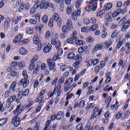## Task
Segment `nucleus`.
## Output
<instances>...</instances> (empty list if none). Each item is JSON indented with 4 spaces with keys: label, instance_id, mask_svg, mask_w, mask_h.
Returning a JSON list of instances; mask_svg holds the SVG:
<instances>
[{
    "label": "nucleus",
    "instance_id": "49530a36",
    "mask_svg": "<svg viewBox=\"0 0 130 130\" xmlns=\"http://www.w3.org/2000/svg\"><path fill=\"white\" fill-rule=\"evenodd\" d=\"M50 37H51V33L50 32V31L48 30L46 32L45 38L46 39H49Z\"/></svg>",
    "mask_w": 130,
    "mask_h": 130
},
{
    "label": "nucleus",
    "instance_id": "ea45409f",
    "mask_svg": "<svg viewBox=\"0 0 130 130\" xmlns=\"http://www.w3.org/2000/svg\"><path fill=\"white\" fill-rule=\"evenodd\" d=\"M76 128L77 130H84V125L81 123L77 125Z\"/></svg>",
    "mask_w": 130,
    "mask_h": 130
},
{
    "label": "nucleus",
    "instance_id": "8fccbe9b",
    "mask_svg": "<svg viewBox=\"0 0 130 130\" xmlns=\"http://www.w3.org/2000/svg\"><path fill=\"white\" fill-rule=\"evenodd\" d=\"M75 54L73 53H70L68 54V56L67 57V58L68 59H73L74 60V57H75Z\"/></svg>",
    "mask_w": 130,
    "mask_h": 130
},
{
    "label": "nucleus",
    "instance_id": "72a5a7b5",
    "mask_svg": "<svg viewBox=\"0 0 130 130\" xmlns=\"http://www.w3.org/2000/svg\"><path fill=\"white\" fill-rule=\"evenodd\" d=\"M16 98H17V96L16 95H13L12 97L9 98L7 100V101L10 103H12V102H14V101L16 100Z\"/></svg>",
    "mask_w": 130,
    "mask_h": 130
},
{
    "label": "nucleus",
    "instance_id": "39448f33",
    "mask_svg": "<svg viewBox=\"0 0 130 130\" xmlns=\"http://www.w3.org/2000/svg\"><path fill=\"white\" fill-rule=\"evenodd\" d=\"M47 61L50 71H52L53 73H55L56 71V69H55V62H54L52 59H48Z\"/></svg>",
    "mask_w": 130,
    "mask_h": 130
},
{
    "label": "nucleus",
    "instance_id": "b1692460",
    "mask_svg": "<svg viewBox=\"0 0 130 130\" xmlns=\"http://www.w3.org/2000/svg\"><path fill=\"white\" fill-rule=\"evenodd\" d=\"M56 115L57 117H60L59 118L58 117V120H60L61 119H62L63 117H64V115H63V112L62 111H59Z\"/></svg>",
    "mask_w": 130,
    "mask_h": 130
},
{
    "label": "nucleus",
    "instance_id": "dca6fc26",
    "mask_svg": "<svg viewBox=\"0 0 130 130\" xmlns=\"http://www.w3.org/2000/svg\"><path fill=\"white\" fill-rule=\"evenodd\" d=\"M99 62V60L98 59H95L93 60H89L88 61V64L89 66V67H91L92 64L93 66H96L98 63Z\"/></svg>",
    "mask_w": 130,
    "mask_h": 130
},
{
    "label": "nucleus",
    "instance_id": "7c9ffc66",
    "mask_svg": "<svg viewBox=\"0 0 130 130\" xmlns=\"http://www.w3.org/2000/svg\"><path fill=\"white\" fill-rule=\"evenodd\" d=\"M96 29H98V24H95L90 26L89 28L90 31H95Z\"/></svg>",
    "mask_w": 130,
    "mask_h": 130
},
{
    "label": "nucleus",
    "instance_id": "393cba45",
    "mask_svg": "<svg viewBox=\"0 0 130 130\" xmlns=\"http://www.w3.org/2000/svg\"><path fill=\"white\" fill-rule=\"evenodd\" d=\"M112 8V4L111 3H109L105 6L104 11H109V10Z\"/></svg>",
    "mask_w": 130,
    "mask_h": 130
},
{
    "label": "nucleus",
    "instance_id": "f03ea898",
    "mask_svg": "<svg viewBox=\"0 0 130 130\" xmlns=\"http://www.w3.org/2000/svg\"><path fill=\"white\" fill-rule=\"evenodd\" d=\"M125 21H126V18L124 17L122 18L118 23L119 26H122L123 25L121 28V31L123 32L125 31V30H126V29L130 26V20H127V21L124 23Z\"/></svg>",
    "mask_w": 130,
    "mask_h": 130
},
{
    "label": "nucleus",
    "instance_id": "ddd939ff",
    "mask_svg": "<svg viewBox=\"0 0 130 130\" xmlns=\"http://www.w3.org/2000/svg\"><path fill=\"white\" fill-rule=\"evenodd\" d=\"M39 5H38L37 4H35L34 6L30 9L29 13L31 15H33L36 13V10H38L39 9Z\"/></svg>",
    "mask_w": 130,
    "mask_h": 130
},
{
    "label": "nucleus",
    "instance_id": "cd10ccee",
    "mask_svg": "<svg viewBox=\"0 0 130 130\" xmlns=\"http://www.w3.org/2000/svg\"><path fill=\"white\" fill-rule=\"evenodd\" d=\"M67 42L68 44H74L75 43V39L71 37L67 40Z\"/></svg>",
    "mask_w": 130,
    "mask_h": 130
},
{
    "label": "nucleus",
    "instance_id": "052dcab7",
    "mask_svg": "<svg viewBox=\"0 0 130 130\" xmlns=\"http://www.w3.org/2000/svg\"><path fill=\"white\" fill-rule=\"evenodd\" d=\"M118 34V31H117V30H115L112 34V36H111L112 38H115V37H116V36H117Z\"/></svg>",
    "mask_w": 130,
    "mask_h": 130
},
{
    "label": "nucleus",
    "instance_id": "774afa93",
    "mask_svg": "<svg viewBox=\"0 0 130 130\" xmlns=\"http://www.w3.org/2000/svg\"><path fill=\"white\" fill-rule=\"evenodd\" d=\"M124 7H129L130 6V0L126 1L123 4Z\"/></svg>",
    "mask_w": 130,
    "mask_h": 130
},
{
    "label": "nucleus",
    "instance_id": "bf43d9fd",
    "mask_svg": "<svg viewBox=\"0 0 130 130\" xmlns=\"http://www.w3.org/2000/svg\"><path fill=\"white\" fill-rule=\"evenodd\" d=\"M29 22L30 24H31L32 25H36V24H37V21L35 20L32 18L30 19Z\"/></svg>",
    "mask_w": 130,
    "mask_h": 130
},
{
    "label": "nucleus",
    "instance_id": "a19ab883",
    "mask_svg": "<svg viewBox=\"0 0 130 130\" xmlns=\"http://www.w3.org/2000/svg\"><path fill=\"white\" fill-rule=\"evenodd\" d=\"M57 54L59 56H60V55H62V52H63V51H62V49L61 48H59L57 49Z\"/></svg>",
    "mask_w": 130,
    "mask_h": 130
},
{
    "label": "nucleus",
    "instance_id": "f8f14e48",
    "mask_svg": "<svg viewBox=\"0 0 130 130\" xmlns=\"http://www.w3.org/2000/svg\"><path fill=\"white\" fill-rule=\"evenodd\" d=\"M23 40V36L22 35H18L13 40V43H22Z\"/></svg>",
    "mask_w": 130,
    "mask_h": 130
},
{
    "label": "nucleus",
    "instance_id": "c85d7f7f",
    "mask_svg": "<svg viewBox=\"0 0 130 130\" xmlns=\"http://www.w3.org/2000/svg\"><path fill=\"white\" fill-rule=\"evenodd\" d=\"M8 120L6 118H3L0 119V126H3V125H5L6 123H7Z\"/></svg>",
    "mask_w": 130,
    "mask_h": 130
},
{
    "label": "nucleus",
    "instance_id": "bb28decb",
    "mask_svg": "<svg viewBox=\"0 0 130 130\" xmlns=\"http://www.w3.org/2000/svg\"><path fill=\"white\" fill-rule=\"evenodd\" d=\"M10 76H11V77H13V78H18V77H19V73H17V72L16 71H12L10 73Z\"/></svg>",
    "mask_w": 130,
    "mask_h": 130
},
{
    "label": "nucleus",
    "instance_id": "4be33fe9",
    "mask_svg": "<svg viewBox=\"0 0 130 130\" xmlns=\"http://www.w3.org/2000/svg\"><path fill=\"white\" fill-rule=\"evenodd\" d=\"M33 41L35 44H39V43H40V42H39V38L38 37V35H35L33 39Z\"/></svg>",
    "mask_w": 130,
    "mask_h": 130
},
{
    "label": "nucleus",
    "instance_id": "c9c22d12",
    "mask_svg": "<svg viewBox=\"0 0 130 130\" xmlns=\"http://www.w3.org/2000/svg\"><path fill=\"white\" fill-rule=\"evenodd\" d=\"M34 69H35V63L31 62L28 67V70L32 72Z\"/></svg>",
    "mask_w": 130,
    "mask_h": 130
},
{
    "label": "nucleus",
    "instance_id": "5701e85b",
    "mask_svg": "<svg viewBox=\"0 0 130 130\" xmlns=\"http://www.w3.org/2000/svg\"><path fill=\"white\" fill-rule=\"evenodd\" d=\"M73 8H74L73 5H69L67 6V13L68 14V15H70V14L72 13V11H73Z\"/></svg>",
    "mask_w": 130,
    "mask_h": 130
},
{
    "label": "nucleus",
    "instance_id": "c03bdc74",
    "mask_svg": "<svg viewBox=\"0 0 130 130\" xmlns=\"http://www.w3.org/2000/svg\"><path fill=\"white\" fill-rule=\"evenodd\" d=\"M118 10V12L119 13V14H122V15L125 14V13H126V9H117Z\"/></svg>",
    "mask_w": 130,
    "mask_h": 130
},
{
    "label": "nucleus",
    "instance_id": "4c0bfd02",
    "mask_svg": "<svg viewBox=\"0 0 130 130\" xmlns=\"http://www.w3.org/2000/svg\"><path fill=\"white\" fill-rule=\"evenodd\" d=\"M60 69L62 72H64V71H67L69 69V66L63 64L60 67Z\"/></svg>",
    "mask_w": 130,
    "mask_h": 130
},
{
    "label": "nucleus",
    "instance_id": "338daca9",
    "mask_svg": "<svg viewBox=\"0 0 130 130\" xmlns=\"http://www.w3.org/2000/svg\"><path fill=\"white\" fill-rule=\"evenodd\" d=\"M53 22L54 21H53L52 19H50L48 23L49 27H50V28H52V27H53Z\"/></svg>",
    "mask_w": 130,
    "mask_h": 130
},
{
    "label": "nucleus",
    "instance_id": "c756f323",
    "mask_svg": "<svg viewBox=\"0 0 130 130\" xmlns=\"http://www.w3.org/2000/svg\"><path fill=\"white\" fill-rule=\"evenodd\" d=\"M16 86H17V82L16 81L13 82L10 86V89L12 90L13 92H15V89L16 88Z\"/></svg>",
    "mask_w": 130,
    "mask_h": 130
},
{
    "label": "nucleus",
    "instance_id": "6ab92c4d",
    "mask_svg": "<svg viewBox=\"0 0 130 130\" xmlns=\"http://www.w3.org/2000/svg\"><path fill=\"white\" fill-rule=\"evenodd\" d=\"M74 60H76V61H78L79 62H81L82 60H83V58L81 55H76L74 57Z\"/></svg>",
    "mask_w": 130,
    "mask_h": 130
},
{
    "label": "nucleus",
    "instance_id": "680f3d73",
    "mask_svg": "<svg viewBox=\"0 0 130 130\" xmlns=\"http://www.w3.org/2000/svg\"><path fill=\"white\" fill-rule=\"evenodd\" d=\"M24 9H25V5L24 4H21L19 8V12H23V11H24Z\"/></svg>",
    "mask_w": 130,
    "mask_h": 130
},
{
    "label": "nucleus",
    "instance_id": "864d4df0",
    "mask_svg": "<svg viewBox=\"0 0 130 130\" xmlns=\"http://www.w3.org/2000/svg\"><path fill=\"white\" fill-rule=\"evenodd\" d=\"M99 111V106H97L95 107L92 113L95 115H96V113Z\"/></svg>",
    "mask_w": 130,
    "mask_h": 130
},
{
    "label": "nucleus",
    "instance_id": "f3484780",
    "mask_svg": "<svg viewBox=\"0 0 130 130\" xmlns=\"http://www.w3.org/2000/svg\"><path fill=\"white\" fill-rule=\"evenodd\" d=\"M19 52L21 55H26V54L28 53V51H27L25 48L22 47L19 49Z\"/></svg>",
    "mask_w": 130,
    "mask_h": 130
},
{
    "label": "nucleus",
    "instance_id": "e433bc0d",
    "mask_svg": "<svg viewBox=\"0 0 130 130\" xmlns=\"http://www.w3.org/2000/svg\"><path fill=\"white\" fill-rule=\"evenodd\" d=\"M22 76L23 79H29V76H28V74L27 73V71L23 70L22 72Z\"/></svg>",
    "mask_w": 130,
    "mask_h": 130
},
{
    "label": "nucleus",
    "instance_id": "5fc2aeb1",
    "mask_svg": "<svg viewBox=\"0 0 130 130\" xmlns=\"http://www.w3.org/2000/svg\"><path fill=\"white\" fill-rule=\"evenodd\" d=\"M39 58V57L38 56V55H36L34 57V58L30 60L31 62H35V61L38 60Z\"/></svg>",
    "mask_w": 130,
    "mask_h": 130
},
{
    "label": "nucleus",
    "instance_id": "aec40b11",
    "mask_svg": "<svg viewBox=\"0 0 130 130\" xmlns=\"http://www.w3.org/2000/svg\"><path fill=\"white\" fill-rule=\"evenodd\" d=\"M67 26L74 30V26L73 25V22L71 19H68L67 22Z\"/></svg>",
    "mask_w": 130,
    "mask_h": 130
},
{
    "label": "nucleus",
    "instance_id": "0eeeda50",
    "mask_svg": "<svg viewBox=\"0 0 130 130\" xmlns=\"http://www.w3.org/2000/svg\"><path fill=\"white\" fill-rule=\"evenodd\" d=\"M19 86H23V88H27L29 85V78H23L19 82Z\"/></svg>",
    "mask_w": 130,
    "mask_h": 130
},
{
    "label": "nucleus",
    "instance_id": "423d86ee",
    "mask_svg": "<svg viewBox=\"0 0 130 130\" xmlns=\"http://www.w3.org/2000/svg\"><path fill=\"white\" fill-rule=\"evenodd\" d=\"M39 8L41 10L47 9V8H51L52 9H53V8H54V5L52 4V3H49V2H45V3H42L39 5Z\"/></svg>",
    "mask_w": 130,
    "mask_h": 130
},
{
    "label": "nucleus",
    "instance_id": "e2e57ef3",
    "mask_svg": "<svg viewBox=\"0 0 130 130\" xmlns=\"http://www.w3.org/2000/svg\"><path fill=\"white\" fill-rule=\"evenodd\" d=\"M106 48H108L110 47V46H111V44H112V43L111 42H107L105 43Z\"/></svg>",
    "mask_w": 130,
    "mask_h": 130
},
{
    "label": "nucleus",
    "instance_id": "3c124183",
    "mask_svg": "<svg viewBox=\"0 0 130 130\" xmlns=\"http://www.w3.org/2000/svg\"><path fill=\"white\" fill-rule=\"evenodd\" d=\"M86 42H88V43H92V42H94V38L92 37H89L86 39Z\"/></svg>",
    "mask_w": 130,
    "mask_h": 130
},
{
    "label": "nucleus",
    "instance_id": "6e6552de",
    "mask_svg": "<svg viewBox=\"0 0 130 130\" xmlns=\"http://www.w3.org/2000/svg\"><path fill=\"white\" fill-rule=\"evenodd\" d=\"M29 90L27 89L24 91H20L18 93V98L19 99H22L23 97H26L29 95Z\"/></svg>",
    "mask_w": 130,
    "mask_h": 130
},
{
    "label": "nucleus",
    "instance_id": "de8ad7c7",
    "mask_svg": "<svg viewBox=\"0 0 130 130\" xmlns=\"http://www.w3.org/2000/svg\"><path fill=\"white\" fill-rule=\"evenodd\" d=\"M36 126L34 127V128L32 129V130H39V123H38V122H36ZM27 130H32L31 128H28Z\"/></svg>",
    "mask_w": 130,
    "mask_h": 130
},
{
    "label": "nucleus",
    "instance_id": "a878e982",
    "mask_svg": "<svg viewBox=\"0 0 130 130\" xmlns=\"http://www.w3.org/2000/svg\"><path fill=\"white\" fill-rule=\"evenodd\" d=\"M82 5V0H77L75 4L76 9H81L80 7Z\"/></svg>",
    "mask_w": 130,
    "mask_h": 130
},
{
    "label": "nucleus",
    "instance_id": "69168bd1",
    "mask_svg": "<svg viewBox=\"0 0 130 130\" xmlns=\"http://www.w3.org/2000/svg\"><path fill=\"white\" fill-rule=\"evenodd\" d=\"M55 45H56V49L57 48H60V46L61 45V44H60V41L57 40V43H56V44H55Z\"/></svg>",
    "mask_w": 130,
    "mask_h": 130
},
{
    "label": "nucleus",
    "instance_id": "79ce46f5",
    "mask_svg": "<svg viewBox=\"0 0 130 130\" xmlns=\"http://www.w3.org/2000/svg\"><path fill=\"white\" fill-rule=\"evenodd\" d=\"M42 21L44 24H47V22H48V17L46 15H44L42 17Z\"/></svg>",
    "mask_w": 130,
    "mask_h": 130
},
{
    "label": "nucleus",
    "instance_id": "13d9d810",
    "mask_svg": "<svg viewBox=\"0 0 130 130\" xmlns=\"http://www.w3.org/2000/svg\"><path fill=\"white\" fill-rule=\"evenodd\" d=\"M51 119L52 121L55 120V119L58 120V117L56 114H54L51 116Z\"/></svg>",
    "mask_w": 130,
    "mask_h": 130
},
{
    "label": "nucleus",
    "instance_id": "6e6d98bb",
    "mask_svg": "<svg viewBox=\"0 0 130 130\" xmlns=\"http://www.w3.org/2000/svg\"><path fill=\"white\" fill-rule=\"evenodd\" d=\"M18 66H19L20 68H25L26 66L25 63L24 61H21L19 63H18Z\"/></svg>",
    "mask_w": 130,
    "mask_h": 130
},
{
    "label": "nucleus",
    "instance_id": "0e129e2a",
    "mask_svg": "<svg viewBox=\"0 0 130 130\" xmlns=\"http://www.w3.org/2000/svg\"><path fill=\"white\" fill-rule=\"evenodd\" d=\"M94 104H89L88 106L86 107V110H89V109H91V108H94Z\"/></svg>",
    "mask_w": 130,
    "mask_h": 130
},
{
    "label": "nucleus",
    "instance_id": "4d7b16f0",
    "mask_svg": "<svg viewBox=\"0 0 130 130\" xmlns=\"http://www.w3.org/2000/svg\"><path fill=\"white\" fill-rule=\"evenodd\" d=\"M90 21L91 24H96L97 23V19L95 17H91Z\"/></svg>",
    "mask_w": 130,
    "mask_h": 130
},
{
    "label": "nucleus",
    "instance_id": "20e7f679",
    "mask_svg": "<svg viewBox=\"0 0 130 130\" xmlns=\"http://www.w3.org/2000/svg\"><path fill=\"white\" fill-rule=\"evenodd\" d=\"M51 20H52L54 22H57V25L59 28L61 27V18H59L58 14L54 13Z\"/></svg>",
    "mask_w": 130,
    "mask_h": 130
},
{
    "label": "nucleus",
    "instance_id": "a18cd8bd",
    "mask_svg": "<svg viewBox=\"0 0 130 130\" xmlns=\"http://www.w3.org/2000/svg\"><path fill=\"white\" fill-rule=\"evenodd\" d=\"M84 106H85L84 101H81L78 103V107H80V108H83Z\"/></svg>",
    "mask_w": 130,
    "mask_h": 130
},
{
    "label": "nucleus",
    "instance_id": "1a4fd4ad",
    "mask_svg": "<svg viewBox=\"0 0 130 130\" xmlns=\"http://www.w3.org/2000/svg\"><path fill=\"white\" fill-rule=\"evenodd\" d=\"M61 88V84L60 83H59L57 86H55L54 92H57V97H58L59 96H60V93H61V90L60 89Z\"/></svg>",
    "mask_w": 130,
    "mask_h": 130
},
{
    "label": "nucleus",
    "instance_id": "2f4dec72",
    "mask_svg": "<svg viewBox=\"0 0 130 130\" xmlns=\"http://www.w3.org/2000/svg\"><path fill=\"white\" fill-rule=\"evenodd\" d=\"M75 44H77V45H84L83 41L78 39V38L76 40H75Z\"/></svg>",
    "mask_w": 130,
    "mask_h": 130
},
{
    "label": "nucleus",
    "instance_id": "603ef678",
    "mask_svg": "<svg viewBox=\"0 0 130 130\" xmlns=\"http://www.w3.org/2000/svg\"><path fill=\"white\" fill-rule=\"evenodd\" d=\"M21 19H22V17L21 16H18L16 19H15L14 20V22L15 25H17V24H18V23H19V21H20V20H21Z\"/></svg>",
    "mask_w": 130,
    "mask_h": 130
},
{
    "label": "nucleus",
    "instance_id": "9d476101",
    "mask_svg": "<svg viewBox=\"0 0 130 130\" xmlns=\"http://www.w3.org/2000/svg\"><path fill=\"white\" fill-rule=\"evenodd\" d=\"M97 2H98V0H91L89 3V5H92V12H95L97 10Z\"/></svg>",
    "mask_w": 130,
    "mask_h": 130
},
{
    "label": "nucleus",
    "instance_id": "4468645a",
    "mask_svg": "<svg viewBox=\"0 0 130 130\" xmlns=\"http://www.w3.org/2000/svg\"><path fill=\"white\" fill-rule=\"evenodd\" d=\"M10 24H11V19L10 18H7L4 22V28L8 30L10 27Z\"/></svg>",
    "mask_w": 130,
    "mask_h": 130
},
{
    "label": "nucleus",
    "instance_id": "f257e3e1",
    "mask_svg": "<svg viewBox=\"0 0 130 130\" xmlns=\"http://www.w3.org/2000/svg\"><path fill=\"white\" fill-rule=\"evenodd\" d=\"M22 111H23V110L21 108V105L17 106L16 109L13 111V114L15 115L12 118V124H14L15 127H18L20 125L21 119L19 116L22 113Z\"/></svg>",
    "mask_w": 130,
    "mask_h": 130
},
{
    "label": "nucleus",
    "instance_id": "7ed1b4c3",
    "mask_svg": "<svg viewBox=\"0 0 130 130\" xmlns=\"http://www.w3.org/2000/svg\"><path fill=\"white\" fill-rule=\"evenodd\" d=\"M45 92H46L45 89L41 91L39 96L36 100V102H40V105H42L44 103V94H45Z\"/></svg>",
    "mask_w": 130,
    "mask_h": 130
},
{
    "label": "nucleus",
    "instance_id": "9b49d317",
    "mask_svg": "<svg viewBox=\"0 0 130 130\" xmlns=\"http://www.w3.org/2000/svg\"><path fill=\"white\" fill-rule=\"evenodd\" d=\"M73 29H71L70 27H69L67 25H64L62 27V31L63 34H69L71 32V31H72Z\"/></svg>",
    "mask_w": 130,
    "mask_h": 130
},
{
    "label": "nucleus",
    "instance_id": "412c9836",
    "mask_svg": "<svg viewBox=\"0 0 130 130\" xmlns=\"http://www.w3.org/2000/svg\"><path fill=\"white\" fill-rule=\"evenodd\" d=\"M40 70V66L38 64L37 65L32 72L33 75H36V74H38V73H39Z\"/></svg>",
    "mask_w": 130,
    "mask_h": 130
},
{
    "label": "nucleus",
    "instance_id": "58836bf2",
    "mask_svg": "<svg viewBox=\"0 0 130 130\" xmlns=\"http://www.w3.org/2000/svg\"><path fill=\"white\" fill-rule=\"evenodd\" d=\"M78 35V33L77 32V31L74 30L73 33L72 35L71 36V38H73L74 40H76L77 39L78 37H77V35Z\"/></svg>",
    "mask_w": 130,
    "mask_h": 130
},
{
    "label": "nucleus",
    "instance_id": "473e14b6",
    "mask_svg": "<svg viewBox=\"0 0 130 130\" xmlns=\"http://www.w3.org/2000/svg\"><path fill=\"white\" fill-rule=\"evenodd\" d=\"M80 64H81V62L76 61L73 64V67L75 69H79L80 68Z\"/></svg>",
    "mask_w": 130,
    "mask_h": 130
},
{
    "label": "nucleus",
    "instance_id": "2eb2a0df",
    "mask_svg": "<svg viewBox=\"0 0 130 130\" xmlns=\"http://www.w3.org/2000/svg\"><path fill=\"white\" fill-rule=\"evenodd\" d=\"M52 47V46H51V44H48L47 46L43 48V52L45 53H48V52H49L50 51V49H51V48Z\"/></svg>",
    "mask_w": 130,
    "mask_h": 130
},
{
    "label": "nucleus",
    "instance_id": "09e8293b",
    "mask_svg": "<svg viewBox=\"0 0 130 130\" xmlns=\"http://www.w3.org/2000/svg\"><path fill=\"white\" fill-rule=\"evenodd\" d=\"M104 14H105V10H101L98 12L96 17H101V16H103Z\"/></svg>",
    "mask_w": 130,
    "mask_h": 130
},
{
    "label": "nucleus",
    "instance_id": "37998d69",
    "mask_svg": "<svg viewBox=\"0 0 130 130\" xmlns=\"http://www.w3.org/2000/svg\"><path fill=\"white\" fill-rule=\"evenodd\" d=\"M6 110V108L4 107V103L0 102V112H4Z\"/></svg>",
    "mask_w": 130,
    "mask_h": 130
},
{
    "label": "nucleus",
    "instance_id": "f704fd0d",
    "mask_svg": "<svg viewBox=\"0 0 130 130\" xmlns=\"http://www.w3.org/2000/svg\"><path fill=\"white\" fill-rule=\"evenodd\" d=\"M74 93H71V92H69L67 94V98L66 99V100H69V99H72L74 96Z\"/></svg>",
    "mask_w": 130,
    "mask_h": 130
},
{
    "label": "nucleus",
    "instance_id": "a211bd4d",
    "mask_svg": "<svg viewBox=\"0 0 130 130\" xmlns=\"http://www.w3.org/2000/svg\"><path fill=\"white\" fill-rule=\"evenodd\" d=\"M104 45L103 44H98L94 47V51H97V50H101L103 48Z\"/></svg>",
    "mask_w": 130,
    "mask_h": 130
}]
</instances>
